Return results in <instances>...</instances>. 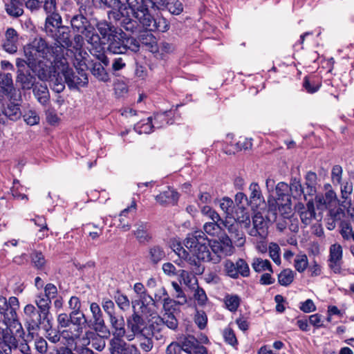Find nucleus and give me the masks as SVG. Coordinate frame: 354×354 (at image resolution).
Masks as SVG:
<instances>
[{
	"label": "nucleus",
	"instance_id": "nucleus-1",
	"mask_svg": "<svg viewBox=\"0 0 354 354\" xmlns=\"http://www.w3.org/2000/svg\"><path fill=\"white\" fill-rule=\"evenodd\" d=\"M24 53L28 59V66L37 73L41 80H46L49 77L48 69L44 67L43 60H46L54 67L63 61V48L57 44L53 46L42 37H36L24 47Z\"/></svg>",
	"mask_w": 354,
	"mask_h": 354
},
{
	"label": "nucleus",
	"instance_id": "nucleus-2",
	"mask_svg": "<svg viewBox=\"0 0 354 354\" xmlns=\"http://www.w3.org/2000/svg\"><path fill=\"white\" fill-rule=\"evenodd\" d=\"M73 65L75 71L69 67L67 59L63 56V62H59L55 68L60 71L70 88H77L86 86L88 82L86 73L87 66L80 53L75 55Z\"/></svg>",
	"mask_w": 354,
	"mask_h": 354
},
{
	"label": "nucleus",
	"instance_id": "nucleus-3",
	"mask_svg": "<svg viewBox=\"0 0 354 354\" xmlns=\"http://www.w3.org/2000/svg\"><path fill=\"white\" fill-rule=\"evenodd\" d=\"M25 326L29 334L39 330L41 328L48 330L52 327L51 319L39 313L33 304H27L23 310Z\"/></svg>",
	"mask_w": 354,
	"mask_h": 354
},
{
	"label": "nucleus",
	"instance_id": "nucleus-4",
	"mask_svg": "<svg viewBox=\"0 0 354 354\" xmlns=\"http://www.w3.org/2000/svg\"><path fill=\"white\" fill-rule=\"evenodd\" d=\"M185 247L203 262L210 246V241L203 231L189 234L185 240Z\"/></svg>",
	"mask_w": 354,
	"mask_h": 354
},
{
	"label": "nucleus",
	"instance_id": "nucleus-5",
	"mask_svg": "<svg viewBox=\"0 0 354 354\" xmlns=\"http://www.w3.org/2000/svg\"><path fill=\"white\" fill-rule=\"evenodd\" d=\"M108 50L113 54H125L129 51L137 53L140 50V43L133 37H127L122 30V34L114 37L108 42Z\"/></svg>",
	"mask_w": 354,
	"mask_h": 354
},
{
	"label": "nucleus",
	"instance_id": "nucleus-6",
	"mask_svg": "<svg viewBox=\"0 0 354 354\" xmlns=\"http://www.w3.org/2000/svg\"><path fill=\"white\" fill-rule=\"evenodd\" d=\"M167 2V0H126V3L135 18L151 15L149 8L154 10H165Z\"/></svg>",
	"mask_w": 354,
	"mask_h": 354
},
{
	"label": "nucleus",
	"instance_id": "nucleus-7",
	"mask_svg": "<svg viewBox=\"0 0 354 354\" xmlns=\"http://www.w3.org/2000/svg\"><path fill=\"white\" fill-rule=\"evenodd\" d=\"M71 25L73 30L77 33L84 35L91 45H98L100 38L95 32L94 27L88 19L82 14L74 15L71 19Z\"/></svg>",
	"mask_w": 354,
	"mask_h": 354
},
{
	"label": "nucleus",
	"instance_id": "nucleus-8",
	"mask_svg": "<svg viewBox=\"0 0 354 354\" xmlns=\"http://www.w3.org/2000/svg\"><path fill=\"white\" fill-rule=\"evenodd\" d=\"M234 252V247H230L229 243H221L214 241L210 242V246L207 250L203 262L219 263L225 257L230 256Z\"/></svg>",
	"mask_w": 354,
	"mask_h": 354
},
{
	"label": "nucleus",
	"instance_id": "nucleus-9",
	"mask_svg": "<svg viewBox=\"0 0 354 354\" xmlns=\"http://www.w3.org/2000/svg\"><path fill=\"white\" fill-rule=\"evenodd\" d=\"M100 42L98 45H92L95 50L102 51L103 48L102 44H106L110 41L114 37H118V34H122L121 28L115 27L111 22L106 20L97 21L96 24Z\"/></svg>",
	"mask_w": 354,
	"mask_h": 354
},
{
	"label": "nucleus",
	"instance_id": "nucleus-10",
	"mask_svg": "<svg viewBox=\"0 0 354 354\" xmlns=\"http://www.w3.org/2000/svg\"><path fill=\"white\" fill-rule=\"evenodd\" d=\"M126 10V5L122 4L120 8L109 11L108 17L109 19H113L116 22V25L120 26V28L130 32H134L138 28L137 21L131 19L129 16L125 15L124 12Z\"/></svg>",
	"mask_w": 354,
	"mask_h": 354
},
{
	"label": "nucleus",
	"instance_id": "nucleus-11",
	"mask_svg": "<svg viewBox=\"0 0 354 354\" xmlns=\"http://www.w3.org/2000/svg\"><path fill=\"white\" fill-rule=\"evenodd\" d=\"M95 51L98 53L95 54V56L99 62L92 63L90 71L97 80L102 82H109L111 80V77L105 67L109 65V59L104 52L100 50Z\"/></svg>",
	"mask_w": 354,
	"mask_h": 354
},
{
	"label": "nucleus",
	"instance_id": "nucleus-12",
	"mask_svg": "<svg viewBox=\"0 0 354 354\" xmlns=\"http://www.w3.org/2000/svg\"><path fill=\"white\" fill-rule=\"evenodd\" d=\"M136 19L149 32L160 31L165 32L169 28V23L164 17L154 18L151 15H147L144 17Z\"/></svg>",
	"mask_w": 354,
	"mask_h": 354
},
{
	"label": "nucleus",
	"instance_id": "nucleus-13",
	"mask_svg": "<svg viewBox=\"0 0 354 354\" xmlns=\"http://www.w3.org/2000/svg\"><path fill=\"white\" fill-rule=\"evenodd\" d=\"M122 337L114 336L110 339L109 350L111 354H140L135 345L126 342Z\"/></svg>",
	"mask_w": 354,
	"mask_h": 354
},
{
	"label": "nucleus",
	"instance_id": "nucleus-14",
	"mask_svg": "<svg viewBox=\"0 0 354 354\" xmlns=\"http://www.w3.org/2000/svg\"><path fill=\"white\" fill-rule=\"evenodd\" d=\"M288 184L284 182H279L275 186V192L277 197L270 196L268 198V203L269 209L271 211H277V205L279 202L291 201L290 192H288Z\"/></svg>",
	"mask_w": 354,
	"mask_h": 354
},
{
	"label": "nucleus",
	"instance_id": "nucleus-15",
	"mask_svg": "<svg viewBox=\"0 0 354 354\" xmlns=\"http://www.w3.org/2000/svg\"><path fill=\"white\" fill-rule=\"evenodd\" d=\"M222 225V232H225V230L227 231L229 236L233 241L238 242L239 245H242L245 242L243 232L241 230L240 225L234 218L222 220L221 223Z\"/></svg>",
	"mask_w": 354,
	"mask_h": 354
},
{
	"label": "nucleus",
	"instance_id": "nucleus-16",
	"mask_svg": "<svg viewBox=\"0 0 354 354\" xmlns=\"http://www.w3.org/2000/svg\"><path fill=\"white\" fill-rule=\"evenodd\" d=\"M343 250L339 243H334L329 248L328 267L335 274H340L343 263Z\"/></svg>",
	"mask_w": 354,
	"mask_h": 354
},
{
	"label": "nucleus",
	"instance_id": "nucleus-17",
	"mask_svg": "<svg viewBox=\"0 0 354 354\" xmlns=\"http://www.w3.org/2000/svg\"><path fill=\"white\" fill-rule=\"evenodd\" d=\"M133 313L127 319V324L128 328L133 333L132 335H129L127 339L131 341L133 339L134 335L142 333L145 326V322L142 317L136 311L135 306H132Z\"/></svg>",
	"mask_w": 354,
	"mask_h": 354
},
{
	"label": "nucleus",
	"instance_id": "nucleus-18",
	"mask_svg": "<svg viewBox=\"0 0 354 354\" xmlns=\"http://www.w3.org/2000/svg\"><path fill=\"white\" fill-rule=\"evenodd\" d=\"M71 322L73 326V330L71 331L70 338L77 339L83 332V328L87 324L86 317L83 312L80 310L71 312Z\"/></svg>",
	"mask_w": 354,
	"mask_h": 354
},
{
	"label": "nucleus",
	"instance_id": "nucleus-19",
	"mask_svg": "<svg viewBox=\"0 0 354 354\" xmlns=\"http://www.w3.org/2000/svg\"><path fill=\"white\" fill-rule=\"evenodd\" d=\"M182 350L188 354H207V348L200 345L193 335L185 337L180 342Z\"/></svg>",
	"mask_w": 354,
	"mask_h": 354
},
{
	"label": "nucleus",
	"instance_id": "nucleus-20",
	"mask_svg": "<svg viewBox=\"0 0 354 354\" xmlns=\"http://www.w3.org/2000/svg\"><path fill=\"white\" fill-rule=\"evenodd\" d=\"M253 227L250 230V235L259 236L261 239L266 238L268 233V222L260 213L254 214L252 218Z\"/></svg>",
	"mask_w": 354,
	"mask_h": 354
},
{
	"label": "nucleus",
	"instance_id": "nucleus-21",
	"mask_svg": "<svg viewBox=\"0 0 354 354\" xmlns=\"http://www.w3.org/2000/svg\"><path fill=\"white\" fill-rule=\"evenodd\" d=\"M295 209L298 212L301 222L308 225L310 224L313 218H315L316 213L315 205L313 200H309L305 207L303 203H298L295 205Z\"/></svg>",
	"mask_w": 354,
	"mask_h": 354
},
{
	"label": "nucleus",
	"instance_id": "nucleus-22",
	"mask_svg": "<svg viewBox=\"0 0 354 354\" xmlns=\"http://www.w3.org/2000/svg\"><path fill=\"white\" fill-rule=\"evenodd\" d=\"M134 227L136 230L133 231V233L139 243L145 245L151 241V225L148 222L138 221Z\"/></svg>",
	"mask_w": 354,
	"mask_h": 354
},
{
	"label": "nucleus",
	"instance_id": "nucleus-23",
	"mask_svg": "<svg viewBox=\"0 0 354 354\" xmlns=\"http://www.w3.org/2000/svg\"><path fill=\"white\" fill-rule=\"evenodd\" d=\"M18 40V34L16 30L13 28H8L5 34V40L2 44L3 50L10 54L17 53Z\"/></svg>",
	"mask_w": 354,
	"mask_h": 354
},
{
	"label": "nucleus",
	"instance_id": "nucleus-24",
	"mask_svg": "<svg viewBox=\"0 0 354 354\" xmlns=\"http://www.w3.org/2000/svg\"><path fill=\"white\" fill-rule=\"evenodd\" d=\"M90 311L92 314L93 325L95 330L101 333L106 332V326L100 306L96 302L91 303Z\"/></svg>",
	"mask_w": 354,
	"mask_h": 354
},
{
	"label": "nucleus",
	"instance_id": "nucleus-25",
	"mask_svg": "<svg viewBox=\"0 0 354 354\" xmlns=\"http://www.w3.org/2000/svg\"><path fill=\"white\" fill-rule=\"evenodd\" d=\"M53 37L59 46L63 48V54L64 55V48L71 47L72 41L71 40V31L67 26H61L55 31L54 35H48Z\"/></svg>",
	"mask_w": 354,
	"mask_h": 354
},
{
	"label": "nucleus",
	"instance_id": "nucleus-26",
	"mask_svg": "<svg viewBox=\"0 0 354 354\" xmlns=\"http://www.w3.org/2000/svg\"><path fill=\"white\" fill-rule=\"evenodd\" d=\"M16 82L23 90H30L37 83L35 75L29 70H17Z\"/></svg>",
	"mask_w": 354,
	"mask_h": 354
},
{
	"label": "nucleus",
	"instance_id": "nucleus-27",
	"mask_svg": "<svg viewBox=\"0 0 354 354\" xmlns=\"http://www.w3.org/2000/svg\"><path fill=\"white\" fill-rule=\"evenodd\" d=\"M33 95L41 105H46L50 101V93L44 82H37L32 88Z\"/></svg>",
	"mask_w": 354,
	"mask_h": 354
},
{
	"label": "nucleus",
	"instance_id": "nucleus-28",
	"mask_svg": "<svg viewBox=\"0 0 354 354\" xmlns=\"http://www.w3.org/2000/svg\"><path fill=\"white\" fill-rule=\"evenodd\" d=\"M17 311V310L15 309L8 308L1 314L3 317V324L7 328H22Z\"/></svg>",
	"mask_w": 354,
	"mask_h": 354
},
{
	"label": "nucleus",
	"instance_id": "nucleus-29",
	"mask_svg": "<svg viewBox=\"0 0 354 354\" xmlns=\"http://www.w3.org/2000/svg\"><path fill=\"white\" fill-rule=\"evenodd\" d=\"M62 19L58 12L47 15L44 26V30L47 35H54L55 31L62 26Z\"/></svg>",
	"mask_w": 354,
	"mask_h": 354
},
{
	"label": "nucleus",
	"instance_id": "nucleus-30",
	"mask_svg": "<svg viewBox=\"0 0 354 354\" xmlns=\"http://www.w3.org/2000/svg\"><path fill=\"white\" fill-rule=\"evenodd\" d=\"M178 200V194L174 189L168 187L156 196V201L161 205H174Z\"/></svg>",
	"mask_w": 354,
	"mask_h": 354
},
{
	"label": "nucleus",
	"instance_id": "nucleus-31",
	"mask_svg": "<svg viewBox=\"0 0 354 354\" xmlns=\"http://www.w3.org/2000/svg\"><path fill=\"white\" fill-rule=\"evenodd\" d=\"M138 299L132 301V306L134 305L136 306L140 304V308L144 314L149 312L151 306H156L155 299L147 291L138 296Z\"/></svg>",
	"mask_w": 354,
	"mask_h": 354
},
{
	"label": "nucleus",
	"instance_id": "nucleus-32",
	"mask_svg": "<svg viewBox=\"0 0 354 354\" xmlns=\"http://www.w3.org/2000/svg\"><path fill=\"white\" fill-rule=\"evenodd\" d=\"M250 191V205L252 209L257 208L264 202L259 185L257 183H252L249 187Z\"/></svg>",
	"mask_w": 354,
	"mask_h": 354
},
{
	"label": "nucleus",
	"instance_id": "nucleus-33",
	"mask_svg": "<svg viewBox=\"0 0 354 354\" xmlns=\"http://www.w3.org/2000/svg\"><path fill=\"white\" fill-rule=\"evenodd\" d=\"M34 302L39 313L45 315V316L48 319H52V316L50 313L52 304V301H50V299H48V298L45 297L42 293H40L35 296Z\"/></svg>",
	"mask_w": 354,
	"mask_h": 354
},
{
	"label": "nucleus",
	"instance_id": "nucleus-34",
	"mask_svg": "<svg viewBox=\"0 0 354 354\" xmlns=\"http://www.w3.org/2000/svg\"><path fill=\"white\" fill-rule=\"evenodd\" d=\"M288 192L291 198L299 200L303 196L305 199V194H306L305 187H303L299 179L297 178H292L288 184Z\"/></svg>",
	"mask_w": 354,
	"mask_h": 354
},
{
	"label": "nucleus",
	"instance_id": "nucleus-35",
	"mask_svg": "<svg viewBox=\"0 0 354 354\" xmlns=\"http://www.w3.org/2000/svg\"><path fill=\"white\" fill-rule=\"evenodd\" d=\"M0 91L8 97H12L15 91L12 76L10 73H0Z\"/></svg>",
	"mask_w": 354,
	"mask_h": 354
},
{
	"label": "nucleus",
	"instance_id": "nucleus-36",
	"mask_svg": "<svg viewBox=\"0 0 354 354\" xmlns=\"http://www.w3.org/2000/svg\"><path fill=\"white\" fill-rule=\"evenodd\" d=\"M111 326L114 331L113 335L118 337H124L126 333L124 328V319L122 316H118L115 314L109 317Z\"/></svg>",
	"mask_w": 354,
	"mask_h": 354
},
{
	"label": "nucleus",
	"instance_id": "nucleus-37",
	"mask_svg": "<svg viewBox=\"0 0 354 354\" xmlns=\"http://www.w3.org/2000/svg\"><path fill=\"white\" fill-rule=\"evenodd\" d=\"M317 184V176L316 173L308 171L305 176V200L307 201V196H313L317 192L316 185Z\"/></svg>",
	"mask_w": 354,
	"mask_h": 354
},
{
	"label": "nucleus",
	"instance_id": "nucleus-38",
	"mask_svg": "<svg viewBox=\"0 0 354 354\" xmlns=\"http://www.w3.org/2000/svg\"><path fill=\"white\" fill-rule=\"evenodd\" d=\"M2 115L6 116L3 119L4 120L3 124H6L8 120L12 121L17 120L21 116L19 105L12 102L9 103L7 107L2 111Z\"/></svg>",
	"mask_w": 354,
	"mask_h": 354
},
{
	"label": "nucleus",
	"instance_id": "nucleus-39",
	"mask_svg": "<svg viewBox=\"0 0 354 354\" xmlns=\"http://www.w3.org/2000/svg\"><path fill=\"white\" fill-rule=\"evenodd\" d=\"M3 344V345L6 347L3 348V352L5 354H11L12 349H17L18 347V341L15 336L12 334L11 330L8 333H6L5 335L1 337V344Z\"/></svg>",
	"mask_w": 354,
	"mask_h": 354
},
{
	"label": "nucleus",
	"instance_id": "nucleus-40",
	"mask_svg": "<svg viewBox=\"0 0 354 354\" xmlns=\"http://www.w3.org/2000/svg\"><path fill=\"white\" fill-rule=\"evenodd\" d=\"M165 257V252L162 247L155 245L149 248V258L153 264L156 265Z\"/></svg>",
	"mask_w": 354,
	"mask_h": 354
},
{
	"label": "nucleus",
	"instance_id": "nucleus-41",
	"mask_svg": "<svg viewBox=\"0 0 354 354\" xmlns=\"http://www.w3.org/2000/svg\"><path fill=\"white\" fill-rule=\"evenodd\" d=\"M185 261L194 274L200 275L204 272L205 266L201 263V261H203L201 259H198V258H197L194 254H193V256H190Z\"/></svg>",
	"mask_w": 354,
	"mask_h": 354
},
{
	"label": "nucleus",
	"instance_id": "nucleus-42",
	"mask_svg": "<svg viewBox=\"0 0 354 354\" xmlns=\"http://www.w3.org/2000/svg\"><path fill=\"white\" fill-rule=\"evenodd\" d=\"M226 308L230 312L234 313L241 304V299L237 295L227 294L223 299Z\"/></svg>",
	"mask_w": 354,
	"mask_h": 354
},
{
	"label": "nucleus",
	"instance_id": "nucleus-43",
	"mask_svg": "<svg viewBox=\"0 0 354 354\" xmlns=\"http://www.w3.org/2000/svg\"><path fill=\"white\" fill-rule=\"evenodd\" d=\"M221 222L222 220L205 223L203 225L205 232L212 236H218L222 232Z\"/></svg>",
	"mask_w": 354,
	"mask_h": 354
},
{
	"label": "nucleus",
	"instance_id": "nucleus-44",
	"mask_svg": "<svg viewBox=\"0 0 354 354\" xmlns=\"http://www.w3.org/2000/svg\"><path fill=\"white\" fill-rule=\"evenodd\" d=\"M252 267L257 272H261L266 270L273 272L271 263L268 259H263L261 258H254L252 263Z\"/></svg>",
	"mask_w": 354,
	"mask_h": 354
},
{
	"label": "nucleus",
	"instance_id": "nucleus-45",
	"mask_svg": "<svg viewBox=\"0 0 354 354\" xmlns=\"http://www.w3.org/2000/svg\"><path fill=\"white\" fill-rule=\"evenodd\" d=\"M136 207V204L135 201H133L131 206L124 209L119 215V221L120 224L118 225V227L122 229L123 231L127 232L131 229V224L126 221V217H127V215L131 209H135Z\"/></svg>",
	"mask_w": 354,
	"mask_h": 354
},
{
	"label": "nucleus",
	"instance_id": "nucleus-46",
	"mask_svg": "<svg viewBox=\"0 0 354 354\" xmlns=\"http://www.w3.org/2000/svg\"><path fill=\"white\" fill-rule=\"evenodd\" d=\"M140 44L144 46L149 47L151 51L156 50V39L152 35V33L149 32H145L141 34L139 37V40H138Z\"/></svg>",
	"mask_w": 354,
	"mask_h": 354
},
{
	"label": "nucleus",
	"instance_id": "nucleus-47",
	"mask_svg": "<svg viewBox=\"0 0 354 354\" xmlns=\"http://www.w3.org/2000/svg\"><path fill=\"white\" fill-rule=\"evenodd\" d=\"M151 117H149L147 120H142L134 126V129L139 133H149L152 131L153 128H156L153 123Z\"/></svg>",
	"mask_w": 354,
	"mask_h": 354
},
{
	"label": "nucleus",
	"instance_id": "nucleus-48",
	"mask_svg": "<svg viewBox=\"0 0 354 354\" xmlns=\"http://www.w3.org/2000/svg\"><path fill=\"white\" fill-rule=\"evenodd\" d=\"M33 266L37 270H43L45 268L46 261L41 252L33 251L30 255Z\"/></svg>",
	"mask_w": 354,
	"mask_h": 354
},
{
	"label": "nucleus",
	"instance_id": "nucleus-49",
	"mask_svg": "<svg viewBox=\"0 0 354 354\" xmlns=\"http://www.w3.org/2000/svg\"><path fill=\"white\" fill-rule=\"evenodd\" d=\"M219 205L221 209L226 214V218H234V201L230 198L223 197L222 199L220 200Z\"/></svg>",
	"mask_w": 354,
	"mask_h": 354
},
{
	"label": "nucleus",
	"instance_id": "nucleus-50",
	"mask_svg": "<svg viewBox=\"0 0 354 354\" xmlns=\"http://www.w3.org/2000/svg\"><path fill=\"white\" fill-rule=\"evenodd\" d=\"M156 320L165 324L169 328L175 330L178 327V320L172 313H164L162 317H156Z\"/></svg>",
	"mask_w": 354,
	"mask_h": 354
},
{
	"label": "nucleus",
	"instance_id": "nucleus-51",
	"mask_svg": "<svg viewBox=\"0 0 354 354\" xmlns=\"http://www.w3.org/2000/svg\"><path fill=\"white\" fill-rule=\"evenodd\" d=\"M294 272L290 269H284L278 274V281L283 286H288L293 281Z\"/></svg>",
	"mask_w": 354,
	"mask_h": 354
},
{
	"label": "nucleus",
	"instance_id": "nucleus-52",
	"mask_svg": "<svg viewBox=\"0 0 354 354\" xmlns=\"http://www.w3.org/2000/svg\"><path fill=\"white\" fill-rule=\"evenodd\" d=\"M114 301L118 307L122 311H127L130 308V301L126 295L117 291L114 295Z\"/></svg>",
	"mask_w": 354,
	"mask_h": 354
},
{
	"label": "nucleus",
	"instance_id": "nucleus-53",
	"mask_svg": "<svg viewBox=\"0 0 354 354\" xmlns=\"http://www.w3.org/2000/svg\"><path fill=\"white\" fill-rule=\"evenodd\" d=\"M170 112L165 111L164 113H157L154 115L153 117V124L156 126V128H161L167 124H171L173 123L170 119L168 118L169 113Z\"/></svg>",
	"mask_w": 354,
	"mask_h": 354
},
{
	"label": "nucleus",
	"instance_id": "nucleus-54",
	"mask_svg": "<svg viewBox=\"0 0 354 354\" xmlns=\"http://www.w3.org/2000/svg\"><path fill=\"white\" fill-rule=\"evenodd\" d=\"M321 86V82L316 81L314 78L311 79L306 76L304 79L303 86L309 93H314L317 92Z\"/></svg>",
	"mask_w": 354,
	"mask_h": 354
},
{
	"label": "nucleus",
	"instance_id": "nucleus-55",
	"mask_svg": "<svg viewBox=\"0 0 354 354\" xmlns=\"http://www.w3.org/2000/svg\"><path fill=\"white\" fill-rule=\"evenodd\" d=\"M165 10L172 15H178L183 11V5L179 0H167Z\"/></svg>",
	"mask_w": 354,
	"mask_h": 354
},
{
	"label": "nucleus",
	"instance_id": "nucleus-56",
	"mask_svg": "<svg viewBox=\"0 0 354 354\" xmlns=\"http://www.w3.org/2000/svg\"><path fill=\"white\" fill-rule=\"evenodd\" d=\"M330 219L333 221V223H339V227H341L342 223H347L346 221H343L345 217V212L342 207H337L335 209H331L329 211Z\"/></svg>",
	"mask_w": 354,
	"mask_h": 354
},
{
	"label": "nucleus",
	"instance_id": "nucleus-57",
	"mask_svg": "<svg viewBox=\"0 0 354 354\" xmlns=\"http://www.w3.org/2000/svg\"><path fill=\"white\" fill-rule=\"evenodd\" d=\"M339 233L345 241L352 239L354 241V231L350 223H342Z\"/></svg>",
	"mask_w": 354,
	"mask_h": 354
},
{
	"label": "nucleus",
	"instance_id": "nucleus-58",
	"mask_svg": "<svg viewBox=\"0 0 354 354\" xmlns=\"http://www.w3.org/2000/svg\"><path fill=\"white\" fill-rule=\"evenodd\" d=\"M277 209L283 218H289L292 212V201H288L279 202V203L277 205Z\"/></svg>",
	"mask_w": 354,
	"mask_h": 354
},
{
	"label": "nucleus",
	"instance_id": "nucleus-59",
	"mask_svg": "<svg viewBox=\"0 0 354 354\" xmlns=\"http://www.w3.org/2000/svg\"><path fill=\"white\" fill-rule=\"evenodd\" d=\"M31 221H33L36 225L40 227L39 238L42 239L45 236H47V234L44 233L48 230L46 218L44 216H37L35 218L31 219Z\"/></svg>",
	"mask_w": 354,
	"mask_h": 354
},
{
	"label": "nucleus",
	"instance_id": "nucleus-60",
	"mask_svg": "<svg viewBox=\"0 0 354 354\" xmlns=\"http://www.w3.org/2000/svg\"><path fill=\"white\" fill-rule=\"evenodd\" d=\"M60 72H58L57 75L55 76L54 78L51 80V87L52 89L56 93H61L65 88V80H63L62 75L60 76Z\"/></svg>",
	"mask_w": 354,
	"mask_h": 354
},
{
	"label": "nucleus",
	"instance_id": "nucleus-61",
	"mask_svg": "<svg viewBox=\"0 0 354 354\" xmlns=\"http://www.w3.org/2000/svg\"><path fill=\"white\" fill-rule=\"evenodd\" d=\"M308 264L306 254H298L295 259V268L299 272H303Z\"/></svg>",
	"mask_w": 354,
	"mask_h": 354
},
{
	"label": "nucleus",
	"instance_id": "nucleus-62",
	"mask_svg": "<svg viewBox=\"0 0 354 354\" xmlns=\"http://www.w3.org/2000/svg\"><path fill=\"white\" fill-rule=\"evenodd\" d=\"M236 271L238 277L241 275L243 277H248L250 275V268L248 264L243 259H239L236 261Z\"/></svg>",
	"mask_w": 354,
	"mask_h": 354
},
{
	"label": "nucleus",
	"instance_id": "nucleus-63",
	"mask_svg": "<svg viewBox=\"0 0 354 354\" xmlns=\"http://www.w3.org/2000/svg\"><path fill=\"white\" fill-rule=\"evenodd\" d=\"M25 122L30 126L37 124L39 122V117L35 110H28L23 115Z\"/></svg>",
	"mask_w": 354,
	"mask_h": 354
},
{
	"label": "nucleus",
	"instance_id": "nucleus-64",
	"mask_svg": "<svg viewBox=\"0 0 354 354\" xmlns=\"http://www.w3.org/2000/svg\"><path fill=\"white\" fill-rule=\"evenodd\" d=\"M101 305L108 317L116 313L115 304L111 299L102 298Z\"/></svg>",
	"mask_w": 354,
	"mask_h": 354
}]
</instances>
